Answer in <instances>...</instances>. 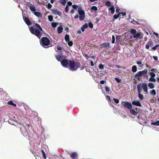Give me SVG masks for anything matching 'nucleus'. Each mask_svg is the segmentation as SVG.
Wrapping results in <instances>:
<instances>
[{"label":"nucleus","instance_id":"f257e3e1","mask_svg":"<svg viewBox=\"0 0 159 159\" xmlns=\"http://www.w3.org/2000/svg\"><path fill=\"white\" fill-rule=\"evenodd\" d=\"M142 88H143L144 91L146 93V94L147 93L148 90L147 84L145 83H139L137 86L138 97L142 100H143L144 98L143 95L141 94Z\"/></svg>","mask_w":159,"mask_h":159},{"label":"nucleus","instance_id":"f03ea898","mask_svg":"<svg viewBox=\"0 0 159 159\" xmlns=\"http://www.w3.org/2000/svg\"><path fill=\"white\" fill-rule=\"evenodd\" d=\"M35 25L39 30L36 28H34L33 27L30 26L29 28L32 34L35 35L39 39L41 36L40 31H42L43 29L38 24L35 23Z\"/></svg>","mask_w":159,"mask_h":159},{"label":"nucleus","instance_id":"7ed1b4c3","mask_svg":"<svg viewBox=\"0 0 159 159\" xmlns=\"http://www.w3.org/2000/svg\"><path fill=\"white\" fill-rule=\"evenodd\" d=\"M69 66L71 70H76L80 67V63L75 62L74 61L69 60Z\"/></svg>","mask_w":159,"mask_h":159},{"label":"nucleus","instance_id":"20e7f679","mask_svg":"<svg viewBox=\"0 0 159 159\" xmlns=\"http://www.w3.org/2000/svg\"><path fill=\"white\" fill-rule=\"evenodd\" d=\"M147 72L148 70L147 69H145L142 71H139L134 75V77L136 79H138L139 81H140V77L143 75L144 76H146L147 75H145L147 74Z\"/></svg>","mask_w":159,"mask_h":159},{"label":"nucleus","instance_id":"39448f33","mask_svg":"<svg viewBox=\"0 0 159 159\" xmlns=\"http://www.w3.org/2000/svg\"><path fill=\"white\" fill-rule=\"evenodd\" d=\"M50 43V40L47 37H43L41 38L40 43L42 46H48Z\"/></svg>","mask_w":159,"mask_h":159},{"label":"nucleus","instance_id":"423d86ee","mask_svg":"<svg viewBox=\"0 0 159 159\" xmlns=\"http://www.w3.org/2000/svg\"><path fill=\"white\" fill-rule=\"evenodd\" d=\"M78 11L79 14L80 15L79 19L80 20L82 21L85 18V12L84 11L82 10L81 7H79L78 9Z\"/></svg>","mask_w":159,"mask_h":159},{"label":"nucleus","instance_id":"0eeeda50","mask_svg":"<svg viewBox=\"0 0 159 159\" xmlns=\"http://www.w3.org/2000/svg\"><path fill=\"white\" fill-rule=\"evenodd\" d=\"M121 104L124 107L127 108L128 109L132 108V104L129 102H125L123 101L122 102Z\"/></svg>","mask_w":159,"mask_h":159},{"label":"nucleus","instance_id":"6e6552de","mask_svg":"<svg viewBox=\"0 0 159 159\" xmlns=\"http://www.w3.org/2000/svg\"><path fill=\"white\" fill-rule=\"evenodd\" d=\"M20 130L24 136H27L28 135V131L24 126H22L20 128Z\"/></svg>","mask_w":159,"mask_h":159},{"label":"nucleus","instance_id":"1a4fd4ad","mask_svg":"<svg viewBox=\"0 0 159 159\" xmlns=\"http://www.w3.org/2000/svg\"><path fill=\"white\" fill-rule=\"evenodd\" d=\"M62 65L65 67H67L69 65V61L66 59H63L61 61Z\"/></svg>","mask_w":159,"mask_h":159},{"label":"nucleus","instance_id":"9d476101","mask_svg":"<svg viewBox=\"0 0 159 159\" xmlns=\"http://www.w3.org/2000/svg\"><path fill=\"white\" fill-rule=\"evenodd\" d=\"M52 11L53 14L57 15L60 16H61V15H62L61 12V11H58L57 9H53L52 10Z\"/></svg>","mask_w":159,"mask_h":159},{"label":"nucleus","instance_id":"9b49d317","mask_svg":"<svg viewBox=\"0 0 159 159\" xmlns=\"http://www.w3.org/2000/svg\"><path fill=\"white\" fill-rule=\"evenodd\" d=\"M132 104L134 106L140 107L142 106L140 102L138 101L134 100L132 102Z\"/></svg>","mask_w":159,"mask_h":159},{"label":"nucleus","instance_id":"f8f14e48","mask_svg":"<svg viewBox=\"0 0 159 159\" xmlns=\"http://www.w3.org/2000/svg\"><path fill=\"white\" fill-rule=\"evenodd\" d=\"M23 18L25 22L27 25H31V22L30 20L28 18L23 16Z\"/></svg>","mask_w":159,"mask_h":159},{"label":"nucleus","instance_id":"ddd939ff","mask_svg":"<svg viewBox=\"0 0 159 159\" xmlns=\"http://www.w3.org/2000/svg\"><path fill=\"white\" fill-rule=\"evenodd\" d=\"M153 44V42L152 40L150 41L147 43L145 45L146 49H149V47L152 46Z\"/></svg>","mask_w":159,"mask_h":159},{"label":"nucleus","instance_id":"4468645a","mask_svg":"<svg viewBox=\"0 0 159 159\" xmlns=\"http://www.w3.org/2000/svg\"><path fill=\"white\" fill-rule=\"evenodd\" d=\"M129 110L130 113L131 114L134 115H136L138 114V112H136L133 109L131 108Z\"/></svg>","mask_w":159,"mask_h":159},{"label":"nucleus","instance_id":"2eb2a0df","mask_svg":"<svg viewBox=\"0 0 159 159\" xmlns=\"http://www.w3.org/2000/svg\"><path fill=\"white\" fill-rule=\"evenodd\" d=\"M101 46H103L102 47H110V43H104L101 44Z\"/></svg>","mask_w":159,"mask_h":159},{"label":"nucleus","instance_id":"dca6fc26","mask_svg":"<svg viewBox=\"0 0 159 159\" xmlns=\"http://www.w3.org/2000/svg\"><path fill=\"white\" fill-rule=\"evenodd\" d=\"M63 28L61 26H59L57 28V31L58 34H60L62 33L63 31Z\"/></svg>","mask_w":159,"mask_h":159},{"label":"nucleus","instance_id":"f3484780","mask_svg":"<svg viewBox=\"0 0 159 159\" xmlns=\"http://www.w3.org/2000/svg\"><path fill=\"white\" fill-rule=\"evenodd\" d=\"M141 35L140 33H139L137 34H135L134 35H133V37L134 39H138V38H140V36Z\"/></svg>","mask_w":159,"mask_h":159},{"label":"nucleus","instance_id":"a211bd4d","mask_svg":"<svg viewBox=\"0 0 159 159\" xmlns=\"http://www.w3.org/2000/svg\"><path fill=\"white\" fill-rule=\"evenodd\" d=\"M88 27V25L87 23H86L84 25L81 27V30L82 32H84V29L87 28Z\"/></svg>","mask_w":159,"mask_h":159},{"label":"nucleus","instance_id":"6ab92c4d","mask_svg":"<svg viewBox=\"0 0 159 159\" xmlns=\"http://www.w3.org/2000/svg\"><path fill=\"white\" fill-rule=\"evenodd\" d=\"M91 11H94L95 12H96L98 10V8L96 7L93 6L91 7Z\"/></svg>","mask_w":159,"mask_h":159},{"label":"nucleus","instance_id":"aec40b11","mask_svg":"<svg viewBox=\"0 0 159 159\" xmlns=\"http://www.w3.org/2000/svg\"><path fill=\"white\" fill-rule=\"evenodd\" d=\"M7 104L8 105H11L15 107L16 106V104L14 103L11 100H10L8 102Z\"/></svg>","mask_w":159,"mask_h":159},{"label":"nucleus","instance_id":"412c9836","mask_svg":"<svg viewBox=\"0 0 159 159\" xmlns=\"http://www.w3.org/2000/svg\"><path fill=\"white\" fill-rule=\"evenodd\" d=\"M34 13L36 16L38 17H41L42 16L41 14L39 12L35 11L34 12Z\"/></svg>","mask_w":159,"mask_h":159},{"label":"nucleus","instance_id":"4be33fe9","mask_svg":"<svg viewBox=\"0 0 159 159\" xmlns=\"http://www.w3.org/2000/svg\"><path fill=\"white\" fill-rule=\"evenodd\" d=\"M56 58L58 61H60L61 59L62 58V57L61 55H56Z\"/></svg>","mask_w":159,"mask_h":159},{"label":"nucleus","instance_id":"5701e85b","mask_svg":"<svg viewBox=\"0 0 159 159\" xmlns=\"http://www.w3.org/2000/svg\"><path fill=\"white\" fill-rule=\"evenodd\" d=\"M148 85L150 89H153L155 87L154 84L152 83H149Z\"/></svg>","mask_w":159,"mask_h":159},{"label":"nucleus","instance_id":"b1692460","mask_svg":"<svg viewBox=\"0 0 159 159\" xmlns=\"http://www.w3.org/2000/svg\"><path fill=\"white\" fill-rule=\"evenodd\" d=\"M29 7L30 10L33 12H34V11L36 10L35 7L33 5L30 6Z\"/></svg>","mask_w":159,"mask_h":159},{"label":"nucleus","instance_id":"393cba45","mask_svg":"<svg viewBox=\"0 0 159 159\" xmlns=\"http://www.w3.org/2000/svg\"><path fill=\"white\" fill-rule=\"evenodd\" d=\"M130 33L131 34L134 35V34L136 33L137 31L135 29H132L130 30Z\"/></svg>","mask_w":159,"mask_h":159},{"label":"nucleus","instance_id":"a878e982","mask_svg":"<svg viewBox=\"0 0 159 159\" xmlns=\"http://www.w3.org/2000/svg\"><path fill=\"white\" fill-rule=\"evenodd\" d=\"M137 70V67L135 65H134L132 66V71L133 72H136Z\"/></svg>","mask_w":159,"mask_h":159},{"label":"nucleus","instance_id":"bb28decb","mask_svg":"<svg viewBox=\"0 0 159 159\" xmlns=\"http://www.w3.org/2000/svg\"><path fill=\"white\" fill-rule=\"evenodd\" d=\"M77 154L75 152H73L70 155V157L72 158H74L77 157Z\"/></svg>","mask_w":159,"mask_h":159},{"label":"nucleus","instance_id":"cd10ccee","mask_svg":"<svg viewBox=\"0 0 159 159\" xmlns=\"http://www.w3.org/2000/svg\"><path fill=\"white\" fill-rule=\"evenodd\" d=\"M109 10H110L111 12V13L113 14L115 12V8L113 6H112L111 7L109 8Z\"/></svg>","mask_w":159,"mask_h":159},{"label":"nucleus","instance_id":"c85d7f7f","mask_svg":"<svg viewBox=\"0 0 159 159\" xmlns=\"http://www.w3.org/2000/svg\"><path fill=\"white\" fill-rule=\"evenodd\" d=\"M65 39L66 41V42H68L70 40L69 36L68 34H66L65 35Z\"/></svg>","mask_w":159,"mask_h":159},{"label":"nucleus","instance_id":"c756f323","mask_svg":"<svg viewBox=\"0 0 159 159\" xmlns=\"http://www.w3.org/2000/svg\"><path fill=\"white\" fill-rule=\"evenodd\" d=\"M151 124L153 125H156L157 126L159 125V120L157 121L154 122H152Z\"/></svg>","mask_w":159,"mask_h":159},{"label":"nucleus","instance_id":"7c9ffc66","mask_svg":"<svg viewBox=\"0 0 159 159\" xmlns=\"http://www.w3.org/2000/svg\"><path fill=\"white\" fill-rule=\"evenodd\" d=\"M151 94L153 96H155L156 94V92L155 89H152L150 91Z\"/></svg>","mask_w":159,"mask_h":159},{"label":"nucleus","instance_id":"2f4dec72","mask_svg":"<svg viewBox=\"0 0 159 159\" xmlns=\"http://www.w3.org/2000/svg\"><path fill=\"white\" fill-rule=\"evenodd\" d=\"M60 3L63 6H65L66 3V0H61Z\"/></svg>","mask_w":159,"mask_h":159},{"label":"nucleus","instance_id":"473e14b6","mask_svg":"<svg viewBox=\"0 0 159 159\" xmlns=\"http://www.w3.org/2000/svg\"><path fill=\"white\" fill-rule=\"evenodd\" d=\"M41 152L43 155V156L44 158L45 159H46V157L45 155V153L44 152V151L43 150H42L41 151Z\"/></svg>","mask_w":159,"mask_h":159},{"label":"nucleus","instance_id":"72a5a7b5","mask_svg":"<svg viewBox=\"0 0 159 159\" xmlns=\"http://www.w3.org/2000/svg\"><path fill=\"white\" fill-rule=\"evenodd\" d=\"M149 81L151 82H155L156 81V80L155 78H152L151 77L149 80Z\"/></svg>","mask_w":159,"mask_h":159},{"label":"nucleus","instance_id":"f704fd0d","mask_svg":"<svg viewBox=\"0 0 159 159\" xmlns=\"http://www.w3.org/2000/svg\"><path fill=\"white\" fill-rule=\"evenodd\" d=\"M149 75H151V77L152 78L156 76L155 74H154V73L153 72H150L149 73Z\"/></svg>","mask_w":159,"mask_h":159},{"label":"nucleus","instance_id":"c9c22d12","mask_svg":"<svg viewBox=\"0 0 159 159\" xmlns=\"http://www.w3.org/2000/svg\"><path fill=\"white\" fill-rule=\"evenodd\" d=\"M105 5L108 7H110L111 6V2L109 1H107L105 3Z\"/></svg>","mask_w":159,"mask_h":159},{"label":"nucleus","instance_id":"e433bc0d","mask_svg":"<svg viewBox=\"0 0 159 159\" xmlns=\"http://www.w3.org/2000/svg\"><path fill=\"white\" fill-rule=\"evenodd\" d=\"M98 67L99 69L102 70L103 69L104 66L102 64H100L99 65Z\"/></svg>","mask_w":159,"mask_h":159},{"label":"nucleus","instance_id":"4c0bfd02","mask_svg":"<svg viewBox=\"0 0 159 159\" xmlns=\"http://www.w3.org/2000/svg\"><path fill=\"white\" fill-rule=\"evenodd\" d=\"M48 20L50 21H52L53 20V17L51 15H49L48 16Z\"/></svg>","mask_w":159,"mask_h":159},{"label":"nucleus","instance_id":"58836bf2","mask_svg":"<svg viewBox=\"0 0 159 159\" xmlns=\"http://www.w3.org/2000/svg\"><path fill=\"white\" fill-rule=\"evenodd\" d=\"M115 79L116 80V81L118 83H121V80L120 79H118L117 78H115Z\"/></svg>","mask_w":159,"mask_h":159},{"label":"nucleus","instance_id":"ea45409f","mask_svg":"<svg viewBox=\"0 0 159 159\" xmlns=\"http://www.w3.org/2000/svg\"><path fill=\"white\" fill-rule=\"evenodd\" d=\"M120 14L119 13L117 15L115 14L113 16V18L114 19H117L119 17Z\"/></svg>","mask_w":159,"mask_h":159},{"label":"nucleus","instance_id":"a19ab883","mask_svg":"<svg viewBox=\"0 0 159 159\" xmlns=\"http://www.w3.org/2000/svg\"><path fill=\"white\" fill-rule=\"evenodd\" d=\"M131 22L134 24H137V25L139 24V23L138 22H137V21H136L134 20H133L131 21Z\"/></svg>","mask_w":159,"mask_h":159},{"label":"nucleus","instance_id":"79ce46f5","mask_svg":"<svg viewBox=\"0 0 159 159\" xmlns=\"http://www.w3.org/2000/svg\"><path fill=\"white\" fill-rule=\"evenodd\" d=\"M89 26L90 28L92 29L93 27V24L91 22H89Z\"/></svg>","mask_w":159,"mask_h":159},{"label":"nucleus","instance_id":"37998d69","mask_svg":"<svg viewBox=\"0 0 159 159\" xmlns=\"http://www.w3.org/2000/svg\"><path fill=\"white\" fill-rule=\"evenodd\" d=\"M57 25V23H52L51 24V25L53 28H55L56 27Z\"/></svg>","mask_w":159,"mask_h":159},{"label":"nucleus","instance_id":"c03bdc74","mask_svg":"<svg viewBox=\"0 0 159 159\" xmlns=\"http://www.w3.org/2000/svg\"><path fill=\"white\" fill-rule=\"evenodd\" d=\"M68 44L69 46H72L73 44V43L72 41H69L68 42Z\"/></svg>","mask_w":159,"mask_h":159},{"label":"nucleus","instance_id":"a18cd8bd","mask_svg":"<svg viewBox=\"0 0 159 159\" xmlns=\"http://www.w3.org/2000/svg\"><path fill=\"white\" fill-rule=\"evenodd\" d=\"M112 41L111 43H115V36L114 35H112Z\"/></svg>","mask_w":159,"mask_h":159},{"label":"nucleus","instance_id":"49530a36","mask_svg":"<svg viewBox=\"0 0 159 159\" xmlns=\"http://www.w3.org/2000/svg\"><path fill=\"white\" fill-rule=\"evenodd\" d=\"M113 100L116 103H118L119 102V101L118 99L113 98Z\"/></svg>","mask_w":159,"mask_h":159},{"label":"nucleus","instance_id":"de8ad7c7","mask_svg":"<svg viewBox=\"0 0 159 159\" xmlns=\"http://www.w3.org/2000/svg\"><path fill=\"white\" fill-rule=\"evenodd\" d=\"M68 11H69V7L67 5H66L65 7V12L66 13H67L68 12Z\"/></svg>","mask_w":159,"mask_h":159},{"label":"nucleus","instance_id":"09e8293b","mask_svg":"<svg viewBox=\"0 0 159 159\" xmlns=\"http://www.w3.org/2000/svg\"><path fill=\"white\" fill-rule=\"evenodd\" d=\"M52 5L50 3H48L47 6V8L48 9L51 8L52 7Z\"/></svg>","mask_w":159,"mask_h":159},{"label":"nucleus","instance_id":"8fccbe9b","mask_svg":"<svg viewBox=\"0 0 159 159\" xmlns=\"http://www.w3.org/2000/svg\"><path fill=\"white\" fill-rule=\"evenodd\" d=\"M105 88L106 91L107 92H109L110 91L109 88L107 86H106Z\"/></svg>","mask_w":159,"mask_h":159},{"label":"nucleus","instance_id":"3c124183","mask_svg":"<svg viewBox=\"0 0 159 159\" xmlns=\"http://www.w3.org/2000/svg\"><path fill=\"white\" fill-rule=\"evenodd\" d=\"M120 15L122 14V16H125L126 15V13L125 12H122L119 13Z\"/></svg>","mask_w":159,"mask_h":159},{"label":"nucleus","instance_id":"603ef678","mask_svg":"<svg viewBox=\"0 0 159 159\" xmlns=\"http://www.w3.org/2000/svg\"><path fill=\"white\" fill-rule=\"evenodd\" d=\"M151 71L156 73L157 71V70L156 69L152 68L151 70Z\"/></svg>","mask_w":159,"mask_h":159},{"label":"nucleus","instance_id":"864d4df0","mask_svg":"<svg viewBox=\"0 0 159 159\" xmlns=\"http://www.w3.org/2000/svg\"><path fill=\"white\" fill-rule=\"evenodd\" d=\"M153 59L156 61H157L158 58L156 56H153Z\"/></svg>","mask_w":159,"mask_h":159},{"label":"nucleus","instance_id":"5fc2aeb1","mask_svg":"<svg viewBox=\"0 0 159 159\" xmlns=\"http://www.w3.org/2000/svg\"><path fill=\"white\" fill-rule=\"evenodd\" d=\"M105 82V81L103 80H101L100 81V84H104Z\"/></svg>","mask_w":159,"mask_h":159},{"label":"nucleus","instance_id":"6e6d98bb","mask_svg":"<svg viewBox=\"0 0 159 159\" xmlns=\"http://www.w3.org/2000/svg\"><path fill=\"white\" fill-rule=\"evenodd\" d=\"M157 48V46H156V45H155L154 47H152V48L151 50H156Z\"/></svg>","mask_w":159,"mask_h":159},{"label":"nucleus","instance_id":"4d7b16f0","mask_svg":"<svg viewBox=\"0 0 159 159\" xmlns=\"http://www.w3.org/2000/svg\"><path fill=\"white\" fill-rule=\"evenodd\" d=\"M72 2H70V1H69L68 2H67V5L69 6H70L71 5H72Z\"/></svg>","mask_w":159,"mask_h":159},{"label":"nucleus","instance_id":"13d9d810","mask_svg":"<svg viewBox=\"0 0 159 159\" xmlns=\"http://www.w3.org/2000/svg\"><path fill=\"white\" fill-rule=\"evenodd\" d=\"M72 7L75 9H76L77 8V6L76 5H73L72 6Z\"/></svg>","mask_w":159,"mask_h":159},{"label":"nucleus","instance_id":"bf43d9fd","mask_svg":"<svg viewBox=\"0 0 159 159\" xmlns=\"http://www.w3.org/2000/svg\"><path fill=\"white\" fill-rule=\"evenodd\" d=\"M137 64L139 65H141L142 64V62L141 61H137Z\"/></svg>","mask_w":159,"mask_h":159},{"label":"nucleus","instance_id":"052dcab7","mask_svg":"<svg viewBox=\"0 0 159 159\" xmlns=\"http://www.w3.org/2000/svg\"><path fill=\"white\" fill-rule=\"evenodd\" d=\"M91 65L92 66H94L93 62L92 61H91L90 62Z\"/></svg>","mask_w":159,"mask_h":159},{"label":"nucleus","instance_id":"680f3d73","mask_svg":"<svg viewBox=\"0 0 159 159\" xmlns=\"http://www.w3.org/2000/svg\"><path fill=\"white\" fill-rule=\"evenodd\" d=\"M57 49L58 50H60L62 48L61 46H58L57 47Z\"/></svg>","mask_w":159,"mask_h":159},{"label":"nucleus","instance_id":"e2e57ef3","mask_svg":"<svg viewBox=\"0 0 159 159\" xmlns=\"http://www.w3.org/2000/svg\"><path fill=\"white\" fill-rule=\"evenodd\" d=\"M78 17H79V15L78 14H77V15H76L74 16V18H75V19H77V18H78Z\"/></svg>","mask_w":159,"mask_h":159},{"label":"nucleus","instance_id":"0e129e2a","mask_svg":"<svg viewBox=\"0 0 159 159\" xmlns=\"http://www.w3.org/2000/svg\"><path fill=\"white\" fill-rule=\"evenodd\" d=\"M153 34H154L156 36H158V34L157 33H156V32H153Z\"/></svg>","mask_w":159,"mask_h":159},{"label":"nucleus","instance_id":"69168bd1","mask_svg":"<svg viewBox=\"0 0 159 159\" xmlns=\"http://www.w3.org/2000/svg\"><path fill=\"white\" fill-rule=\"evenodd\" d=\"M106 98L109 100H110V101L111 100V99H110V96L108 95H107L106 96Z\"/></svg>","mask_w":159,"mask_h":159},{"label":"nucleus","instance_id":"338daca9","mask_svg":"<svg viewBox=\"0 0 159 159\" xmlns=\"http://www.w3.org/2000/svg\"><path fill=\"white\" fill-rule=\"evenodd\" d=\"M120 10V9H118V8H117L116 9V11L117 13L119 12Z\"/></svg>","mask_w":159,"mask_h":159},{"label":"nucleus","instance_id":"774afa93","mask_svg":"<svg viewBox=\"0 0 159 159\" xmlns=\"http://www.w3.org/2000/svg\"><path fill=\"white\" fill-rule=\"evenodd\" d=\"M74 12L75 11L73 9H72L70 11V13H74Z\"/></svg>","mask_w":159,"mask_h":159}]
</instances>
